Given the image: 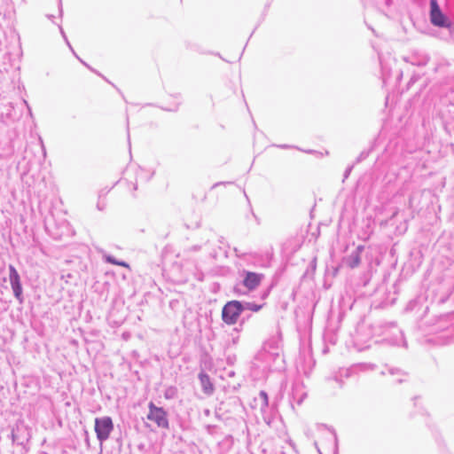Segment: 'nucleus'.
Segmentation results:
<instances>
[{"instance_id": "nucleus-1", "label": "nucleus", "mask_w": 454, "mask_h": 454, "mask_svg": "<svg viewBox=\"0 0 454 454\" xmlns=\"http://www.w3.org/2000/svg\"><path fill=\"white\" fill-rule=\"evenodd\" d=\"M428 332L437 336L433 340L441 345L454 342V312L435 316L427 321Z\"/></svg>"}, {"instance_id": "nucleus-2", "label": "nucleus", "mask_w": 454, "mask_h": 454, "mask_svg": "<svg viewBox=\"0 0 454 454\" xmlns=\"http://www.w3.org/2000/svg\"><path fill=\"white\" fill-rule=\"evenodd\" d=\"M242 279L237 282L233 287V293L238 295H245L254 291L264 278L262 273L254 272L247 270H239Z\"/></svg>"}, {"instance_id": "nucleus-3", "label": "nucleus", "mask_w": 454, "mask_h": 454, "mask_svg": "<svg viewBox=\"0 0 454 454\" xmlns=\"http://www.w3.org/2000/svg\"><path fill=\"white\" fill-rule=\"evenodd\" d=\"M243 313L241 301H228L222 309V320L228 325H233L238 322Z\"/></svg>"}, {"instance_id": "nucleus-4", "label": "nucleus", "mask_w": 454, "mask_h": 454, "mask_svg": "<svg viewBox=\"0 0 454 454\" xmlns=\"http://www.w3.org/2000/svg\"><path fill=\"white\" fill-rule=\"evenodd\" d=\"M382 340L391 346H402L407 348V342L403 337V331L394 323L384 326Z\"/></svg>"}, {"instance_id": "nucleus-5", "label": "nucleus", "mask_w": 454, "mask_h": 454, "mask_svg": "<svg viewBox=\"0 0 454 454\" xmlns=\"http://www.w3.org/2000/svg\"><path fill=\"white\" fill-rule=\"evenodd\" d=\"M114 428V425L111 417L104 416L95 419L94 430L100 443L108 440Z\"/></svg>"}, {"instance_id": "nucleus-6", "label": "nucleus", "mask_w": 454, "mask_h": 454, "mask_svg": "<svg viewBox=\"0 0 454 454\" xmlns=\"http://www.w3.org/2000/svg\"><path fill=\"white\" fill-rule=\"evenodd\" d=\"M429 18L431 23L438 27L450 28L451 21L442 12L437 0H430Z\"/></svg>"}, {"instance_id": "nucleus-7", "label": "nucleus", "mask_w": 454, "mask_h": 454, "mask_svg": "<svg viewBox=\"0 0 454 454\" xmlns=\"http://www.w3.org/2000/svg\"><path fill=\"white\" fill-rule=\"evenodd\" d=\"M148 409L149 412L146 416L148 420L153 421L160 428H169L168 412L163 407H158L153 402H150Z\"/></svg>"}, {"instance_id": "nucleus-8", "label": "nucleus", "mask_w": 454, "mask_h": 454, "mask_svg": "<svg viewBox=\"0 0 454 454\" xmlns=\"http://www.w3.org/2000/svg\"><path fill=\"white\" fill-rule=\"evenodd\" d=\"M12 443L17 445L26 444L31 438L30 428L23 420H18L11 430Z\"/></svg>"}, {"instance_id": "nucleus-9", "label": "nucleus", "mask_w": 454, "mask_h": 454, "mask_svg": "<svg viewBox=\"0 0 454 454\" xmlns=\"http://www.w3.org/2000/svg\"><path fill=\"white\" fill-rule=\"evenodd\" d=\"M9 280L14 297L19 301L20 303L23 302V288L20 281V277L12 264H9Z\"/></svg>"}, {"instance_id": "nucleus-10", "label": "nucleus", "mask_w": 454, "mask_h": 454, "mask_svg": "<svg viewBox=\"0 0 454 454\" xmlns=\"http://www.w3.org/2000/svg\"><path fill=\"white\" fill-rule=\"evenodd\" d=\"M364 248L365 247L364 245H358L349 255L345 257L344 261L346 265L350 269L358 267L361 262V255Z\"/></svg>"}, {"instance_id": "nucleus-11", "label": "nucleus", "mask_w": 454, "mask_h": 454, "mask_svg": "<svg viewBox=\"0 0 454 454\" xmlns=\"http://www.w3.org/2000/svg\"><path fill=\"white\" fill-rule=\"evenodd\" d=\"M403 59L413 66L424 67L428 63L429 57L424 51H414L411 56L404 57Z\"/></svg>"}, {"instance_id": "nucleus-12", "label": "nucleus", "mask_w": 454, "mask_h": 454, "mask_svg": "<svg viewBox=\"0 0 454 454\" xmlns=\"http://www.w3.org/2000/svg\"><path fill=\"white\" fill-rule=\"evenodd\" d=\"M198 378L200 380L203 393L207 395H212L214 393L215 387L209 375L204 371H201L199 373Z\"/></svg>"}, {"instance_id": "nucleus-13", "label": "nucleus", "mask_w": 454, "mask_h": 454, "mask_svg": "<svg viewBox=\"0 0 454 454\" xmlns=\"http://www.w3.org/2000/svg\"><path fill=\"white\" fill-rule=\"evenodd\" d=\"M377 368L375 364L372 363H358L353 364L349 369L346 370L345 376L349 377L351 372H370Z\"/></svg>"}, {"instance_id": "nucleus-14", "label": "nucleus", "mask_w": 454, "mask_h": 454, "mask_svg": "<svg viewBox=\"0 0 454 454\" xmlns=\"http://www.w3.org/2000/svg\"><path fill=\"white\" fill-rule=\"evenodd\" d=\"M278 356V354H276ZM275 354L270 353L265 349L259 351L254 356V360L257 362L265 363V367L270 365V362L274 358Z\"/></svg>"}, {"instance_id": "nucleus-15", "label": "nucleus", "mask_w": 454, "mask_h": 454, "mask_svg": "<svg viewBox=\"0 0 454 454\" xmlns=\"http://www.w3.org/2000/svg\"><path fill=\"white\" fill-rule=\"evenodd\" d=\"M103 259L107 263L121 266L124 268H129V265L128 262H126L125 261L118 260L112 254H104Z\"/></svg>"}, {"instance_id": "nucleus-16", "label": "nucleus", "mask_w": 454, "mask_h": 454, "mask_svg": "<svg viewBox=\"0 0 454 454\" xmlns=\"http://www.w3.org/2000/svg\"><path fill=\"white\" fill-rule=\"evenodd\" d=\"M242 306H243V312H246L247 310L252 311V312H258L260 311L264 304H257L254 301H241Z\"/></svg>"}, {"instance_id": "nucleus-17", "label": "nucleus", "mask_w": 454, "mask_h": 454, "mask_svg": "<svg viewBox=\"0 0 454 454\" xmlns=\"http://www.w3.org/2000/svg\"><path fill=\"white\" fill-rule=\"evenodd\" d=\"M259 400L261 402V410L264 411L269 406V396L266 391L261 390L258 397L254 398V401Z\"/></svg>"}, {"instance_id": "nucleus-18", "label": "nucleus", "mask_w": 454, "mask_h": 454, "mask_svg": "<svg viewBox=\"0 0 454 454\" xmlns=\"http://www.w3.org/2000/svg\"><path fill=\"white\" fill-rule=\"evenodd\" d=\"M106 193H107V191H105V190H101L98 193V200L97 203V208L99 211H103L106 207V200L103 199V197H105L106 195Z\"/></svg>"}, {"instance_id": "nucleus-19", "label": "nucleus", "mask_w": 454, "mask_h": 454, "mask_svg": "<svg viewBox=\"0 0 454 454\" xmlns=\"http://www.w3.org/2000/svg\"><path fill=\"white\" fill-rule=\"evenodd\" d=\"M177 395V388L174 386L168 387L164 391V397L167 400L176 398Z\"/></svg>"}, {"instance_id": "nucleus-20", "label": "nucleus", "mask_w": 454, "mask_h": 454, "mask_svg": "<svg viewBox=\"0 0 454 454\" xmlns=\"http://www.w3.org/2000/svg\"><path fill=\"white\" fill-rule=\"evenodd\" d=\"M386 370L390 375L406 376V373L398 368L386 365Z\"/></svg>"}, {"instance_id": "nucleus-21", "label": "nucleus", "mask_w": 454, "mask_h": 454, "mask_svg": "<svg viewBox=\"0 0 454 454\" xmlns=\"http://www.w3.org/2000/svg\"><path fill=\"white\" fill-rule=\"evenodd\" d=\"M67 46L69 47V49L72 51L73 54L81 61V63H82L86 67H88L90 70H91L92 72H95L96 74H98V75L101 76V74L99 73H98L97 71H95L92 67H90L86 62H84L83 60H82L75 53V51H74L73 47L71 46L69 41L67 40V42H66ZM102 77L107 81L103 75Z\"/></svg>"}, {"instance_id": "nucleus-22", "label": "nucleus", "mask_w": 454, "mask_h": 454, "mask_svg": "<svg viewBox=\"0 0 454 454\" xmlns=\"http://www.w3.org/2000/svg\"><path fill=\"white\" fill-rule=\"evenodd\" d=\"M371 153V150H364L363 152L360 153V154L358 155V157L356 158V163H359L361 161H363L364 160H365L369 154Z\"/></svg>"}, {"instance_id": "nucleus-23", "label": "nucleus", "mask_w": 454, "mask_h": 454, "mask_svg": "<svg viewBox=\"0 0 454 454\" xmlns=\"http://www.w3.org/2000/svg\"><path fill=\"white\" fill-rule=\"evenodd\" d=\"M180 104H181V101H178L177 103H176L170 106L161 107V108L168 112H176L179 108Z\"/></svg>"}, {"instance_id": "nucleus-24", "label": "nucleus", "mask_w": 454, "mask_h": 454, "mask_svg": "<svg viewBox=\"0 0 454 454\" xmlns=\"http://www.w3.org/2000/svg\"><path fill=\"white\" fill-rule=\"evenodd\" d=\"M233 252L235 254V255L238 257V258H240V259H244L247 255V253H242L239 248L237 247H234L233 248Z\"/></svg>"}, {"instance_id": "nucleus-25", "label": "nucleus", "mask_w": 454, "mask_h": 454, "mask_svg": "<svg viewBox=\"0 0 454 454\" xmlns=\"http://www.w3.org/2000/svg\"><path fill=\"white\" fill-rule=\"evenodd\" d=\"M250 317H251V314H245V312H244L243 315L241 316V319L239 321V326H242L245 324V322L247 320H248Z\"/></svg>"}, {"instance_id": "nucleus-26", "label": "nucleus", "mask_w": 454, "mask_h": 454, "mask_svg": "<svg viewBox=\"0 0 454 454\" xmlns=\"http://www.w3.org/2000/svg\"><path fill=\"white\" fill-rule=\"evenodd\" d=\"M352 168H353V166H349L348 168H346L344 175H343L344 179L348 177V176L350 175V173L352 171Z\"/></svg>"}, {"instance_id": "nucleus-27", "label": "nucleus", "mask_w": 454, "mask_h": 454, "mask_svg": "<svg viewBox=\"0 0 454 454\" xmlns=\"http://www.w3.org/2000/svg\"><path fill=\"white\" fill-rule=\"evenodd\" d=\"M59 31H60L61 35H62V37L64 38L65 42H67V40H68V39H67V35H66V33L64 32V30H63L62 27H61V26H59Z\"/></svg>"}, {"instance_id": "nucleus-28", "label": "nucleus", "mask_w": 454, "mask_h": 454, "mask_svg": "<svg viewBox=\"0 0 454 454\" xmlns=\"http://www.w3.org/2000/svg\"><path fill=\"white\" fill-rule=\"evenodd\" d=\"M231 184V182H218V183H215L212 188H215V187H217L219 185H225V184Z\"/></svg>"}, {"instance_id": "nucleus-29", "label": "nucleus", "mask_w": 454, "mask_h": 454, "mask_svg": "<svg viewBox=\"0 0 454 454\" xmlns=\"http://www.w3.org/2000/svg\"><path fill=\"white\" fill-rule=\"evenodd\" d=\"M305 397H306V394H305V393H303V394L301 395V397H299V398L296 400L297 403H298V404H301V403H302V401H303V399H304Z\"/></svg>"}, {"instance_id": "nucleus-30", "label": "nucleus", "mask_w": 454, "mask_h": 454, "mask_svg": "<svg viewBox=\"0 0 454 454\" xmlns=\"http://www.w3.org/2000/svg\"><path fill=\"white\" fill-rule=\"evenodd\" d=\"M24 103L27 106L29 115L32 116V111H31V108L29 107L28 104H27V102L26 100H24Z\"/></svg>"}, {"instance_id": "nucleus-31", "label": "nucleus", "mask_w": 454, "mask_h": 454, "mask_svg": "<svg viewBox=\"0 0 454 454\" xmlns=\"http://www.w3.org/2000/svg\"><path fill=\"white\" fill-rule=\"evenodd\" d=\"M278 147L283 148V149L291 148V146L288 145H278Z\"/></svg>"}, {"instance_id": "nucleus-32", "label": "nucleus", "mask_w": 454, "mask_h": 454, "mask_svg": "<svg viewBox=\"0 0 454 454\" xmlns=\"http://www.w3.org/2000/svg\"><path fill=\"white\" fill-rule=\"evenodd\" d=\"M334 442H335V447L337 448L338 439H337V434H336V433H334Z\"/></svg>"}, {"instance_id": "nucleus-33", "label": "nucleus", "mask_w": 454, "mask_h": 454, "mask_svg": "<svg viewBox=\"0 0 454 454\" xmlns=\"http://www.w3.org/2000/svg\"><path fill=\"white\" fill-rule=\"evenodd\" d=\"M200 248V247L194 246V247H192V249L193 251H197V250H199Z\"/></svg>"}, {"instance_id": "nucleus-34", "label": "nucleus", "mask_w": 454, "mask_h": 454, "mask_svg": "<svg viewBox=\"0 0 454 454\" xmlns=\"http://www.w3.org/2000/svg\"><path fill=\"white\" fill-rule=\"evenodd\" d=\"M403 381H404V380H403V379H402V378H399V379H397V380H396V382H397V383H402Z\"/></svg>"}, {"instance_id": "nucleus-35", "label": "nucleus", "mask_w": 454, "mask_h": 454, "mask_svg": "<svg viewBox=\"0 0 454 454\" xmlns=\"http://www.w3.org/2000/svg\"><path fill=\"white\" fill-rule=\"evenodd\" d=\"M62 12H63V11H62V6H61V3H60L59 4V13H60V16L62 15Z\"/></svg>"}, {"instance_id": "nucleus-36", "label": "nucleus", "mask_w": 454, "mask_h": 454, "mask_svg": "<svg viewBox=\"0 0 454 454\" xmlns=\"http://www.w3.org/2000/svg\"><path fill=\"white\" fill-rule=\"evenodd\" d=\"M391 2H392V0H386V4H387V5H390V4H391Z\"/></svg>"}, {"instance_id": "nucleus-37", "label": "nucleus", "mask_w": 454, "mask_h": 454, "mask_svg": "<svg viewBox=\"0 0 454 454\" xmlns=\"http://www.w3.org/2000/svg\"><path fill=\"white\" fill-rule=\"evenodd\" d=\"M219 242H220V243H223V237H220V239H219Z\"/></svg>"}, {"instance_id": "nucleus-38", "label": "nucleus", "mask_w": 454, "mask_h": 454, "mask_svg": "<svg viewBox=\"0 0 454 454\" xmlns=\"http://www.w3.org/2000/svg\"><path fill=\"white\" fill-rule=\"evenodd\" d=\"M47 17L50 19V20H52L54 18L53 15H47Z\"/></svg>"}, {"instance_id": "nucleus-39", "label": "nucleus", "mask_w": 454, "mask_h": 454, "mask_svg": "<svg viewBox=\"0 0 454 454\" xmlns=\"http://www.w3.org/2000/svg\"><path fill=\"white\" fill-rule=\"evenodd\" d=\"M175 98L180 99L181 96H180V94H177V95L175 96Z\"/></svg>"}, {"instance_id": "nucleus-40", "label": "nucleus", "mask_w": 454, "mask_h": 454, "mask_svg": "<svg viewBox=\"0 0 454 454\" xmlns=\"http://www.w3.org/2000/svg\"><path fill=\"white\" fill-rule=\"evenodd\" d=\"M267 295H268V294H267V293H266V294H263V296H262V297H263V298H265Z\"/></svg>"}, {"instance_id": "nucleus-41", "label": "nucleus", "mask_w": 454, "mask_h": 454, "mask_svg": "<svg viewBox=\"0 0 454 454\" xmlns=\"http://www.w3.org/2000/svg\"><path fill=\"white\" fill-rule=\"evenodd\" d=\"M381 374H382V375L386 374V371H382V372H381Z\"/></svg>"}]
</instances>
